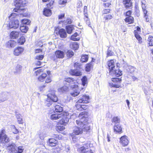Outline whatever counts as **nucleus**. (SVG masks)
Instances as JSON below:
<instances>
[{
  "mask_svg": "<svg viewBox=\"0 0 153 153\" xmlns=\"http://www.w3.org/2000/svg\"><path fill=\"white\" fill-rule=\"evenodd\" d=\"M85 113V112H82L79 114V118H81L80 120H76V123L80 126L74 127L73 128V132L70 134V135L72 137V139L74 140V137L75 135H79L82 134L83 131H87L90 129V127L87 125V120H85V117L84 115Z\"/></svg>",
  "mask_w": 153,
  "mask_h": 153,
  "instance_id": "1",
  "label": "nucleus"
},
{
  "mask_svg": "<svg viewBox=\"0 0 153 153\" xmlns=\"http://www.w3.org/2000/svg\"><path fill=\"white\" fill-rule=\"evenodd\" d=\"M48 98L45 103L48 107H49L53 103V102H56L58 100L57 96L53 94H49L47 95Z\"/></svg>",
  "mask_w": 153,
  "mask_h": 153,
  "instance_id": "2",
  "label": "nucleus"
},
{
  "mask_svg": "<svg viewBox=\"0 0 153 153\" xmlns=\"http://www.w3.org/2000/svg\"><path fill=\"white\" fill-rule=\"evenodd\" d=\"M123 67L124 71L129 75L133 73L135 69V68L131 66L128 65L126 62L123 63Z\"/></svg>",
  "mask_w": 153,
  "mask_h": 153,
  "instance_id": "3",
  "label": "nucleus"
},
{
  "mask_svg": "<svg viewBox=\"0 0 153 153\" xmlns=\"http://www.w3.org/2000/svg\"><path fill=\"white\" fill-rule=\"evenodd\" d=\"M0 140L1 142L3 143H7L9 141V138L5 134V131L3 129L0 132Z\"/></svg>",
  "mask_w": 153,
  "mask_h": 153,
  "instance_id": "4",
  "label": "nucleus"
},
{
  "mask_svg": "<svg viewBox=\"0 0 153 153\" xmlns=\"http://www.w3.org/2000/svg\"><path fill=\"white\" fill-rule=\"evenodd\" d=\"M65 56V53L63 51L61 50L56 51L55 52V56L52 58V59L54 61L56 60V59H62Z\"/></svg>",
  "mask_w": 153,
  "mask_h": 153,
  "instance_id": "5",
  "label": "nucleus"
},
{
  "mask_svg": "<svg viewBox=\"0 0 153 153\" xmlns=\"http://www.w3.org/2000/svg\"><path fill=\"white\" fill-rule=\"evenodd\" d=\"M10 97V94L7 92H3L0 93V103L7 100Z\"/></svg>",
  "mask_w": 153,
  "mask_h": 153,
  "instance_id": "6",
  "label": "nucleus"
},
{
  "mask_svg": "<svg viewBox=\"0 0 153 153\" xmlns=\"http://www.w3.org/2000/svg\"><path fill=\"white\" fill-rule=\"evenodd\" d=\"M89 102V97L88 96L84 95L80 97L79 100L76 102V103H87Z\"/></svg>",
  "mask_w": 153,
  "mask_h": 153,
  "instance_id": "7",
  "label": "nucleus"
},
{
  "mask_svg": "<svg viewBox=\"0 0 153 153\" xmlns=\"http://www.w3.org/2000/svg\"><path fill=\"white\" fill-rule=\"evenodd\" d=\"M19 26V22L18 20H13L9 23V27L10 28H17Z\"/></svg>",
  "mask_w": 153,
  "mask_h": 153,
  "instance_id": "8",
  "label": "nucleus"
},
{
  "mask_svg": "<svg viewBox=\"0 0 153 153\" xmlns=\"http://www.w3.org/2000/svg\"><path fill=\"white\" fill-rule=\"evenodd\" d=\"M71 87L72 88H74V92L71 93V95L73 97L77 96L80 93V91L77 89L78 86L76 85H71Z\"/></svg>",
  "mask_w": 153,
  "mask_h": 153,
  "instance_id": "9",
  "label": "nucleus"
},
{
  "mask_svg": "<svg viewBox=\"0 0 153 153\" xmlns=\"http://www.w3.org/2000/svg\"><path fill=\"white\" fill-rule=\"evenodd\" d=\"M107 64L109 70V73H112V70L116 68L114 61L113 60H110L108 62Z\"/></svg>",
  "mask_w": 153,
  "mask_h": 153,
  "instance_id": "10",
  "label": "nucleus"
},
{
  "mask_svg": "<svg viewBox=\"0 0 153 153\" xmlns=\"http://www.w3.org/2000/svg\"><path fill=\"white\" fill-rule=\"evenodd\" d=\"M128 137L126 135L121 137L120 138V143L123 146H127L129 143V141L128 139Z\"/></svg>",
  "mask_w": 153,
  "mask_h": 153,
  "instance_id": "11",
  "label": "nucleus"
},
{
  "mask_svg": "<svg viewBox=\"0 0 153 153\" xmlns=\"http://www.w3.org/2000/svg\"><path fill=\"white\" fill-rule=\"evenodd\" d=\"M114 132L116 134H120L123 132L122 127L119 124H115L114 128Z\"/></svg>",
  "mask_w": 153,
  "mask_h": 153,
  "instance_id": "12",
  "label": "nucleus"
},
{
  "mask_svg": "<svg viewBox=\"0 0 153 153\" xmlns=\"http://www.w3.org/2000/svg\"><path fill=\"white\" fill-rule=\"evenodd\" d=\"M24 50V48L21 47H18L15 48L13 52L15 55L18 56L22 53Z\"/></svg>",
  "mask_w": 153,
  "mask_h": 153,
  "instance_id": "13",
  "label": "nucleus"
},
{
  "mask_svg": "<svg viewBox=\"0 0 153 153\" xmlns=\"http://www.w3.org/2000/svg\"><path fill=\"white\" fill-rule=\"evenodd\" d=\"M7 149L9 150V152L13 153H16V146L14 143H12L8 146Z\"/></svg>",
  "mask_w": 153,
  "mask_h": 153,
  "instance_id": "14",
  "label": "nucleus"
},
{
  "mask_svg": "<svg viewBox=\"0 0 153 153\" xmlns=\"http://www.w3.org/2000/svg\"><path fill=\"white\" fill-rule=\"evenodd\" d=\"M63 116V114L62 113L60 114H53L51 115V118L52 120H56L62 118Z\"/></svg>",
  "mask_w": 153,
  "mask_h": 153,
  "instance_id": "15",
  "label": "nucleus"
},
{
  "mask_svg": "<svg viewBox=\"0 0 153 153\" xmlns=\"http://www.w3.org/2000/svg\"><path fill=\"white\" fill-rule=\"evenodd\" d=\"M48 144L50 146H55L58 144V141L53 138H51L48 140Z\"/></svg>",
  "mask_w": 153,
  "mask_h": 153,
  "instance_id": "16",
  "label": "nucleus"
},
{
  "mask_svg": "<svg viewBox=\"0 0 153 153\" xmlns=\"http://www.w3.org/2000/svg\"><path fill=\"white\" fill-rule=\"evenodd\" d=\"M62 118V119L59 121L60 123L64 125H66L69 122V118L66 117L63 114V116Z\"/></svg>",
  "mask_w": 153,
  "mask_h": 153,
  "instance_id": "17",
  "label": "nucleus"
},
{
  "mask_svg": "<svg viewBox=\"0 0 153 153\" xmlns=\"http://www.w3.org/2000/svg\"><path fill=\"white\" fill-rule=\"evenodd\" d=\"M112 73H109L110 75H115L116 76H119L122 75V71L116 69V68L112 70Z\"/></svg>",
  "mask_w": 153,
  "mask_h": 153,
  "instance_id": "18",
  "label": "nucleus"
},
{
  "mask_svg": "<svg viewBox=\"0 0 153 153\" xmlns=\"http://www.w3.org/2000/svg\"><path fill=\"white\" fill-rule=\"evenodd\" d=\"M59 34L61 38H65L67 37L66 32L64 29L62 28L60 29L59 31Z\"/></svg>",
  "mask_w": 153,
  "mask_h": 153,
  "instance_id": "19",
  "label": "nucleus"
},
{
  "mask_svg": "<svg viewBox=\"0 0 153 153\" xmlns=\"http://www.w3.org/2000/svg\"><path fill=\"white\" fill-rule=\"evenodd\" d=\"M19 32L15 31L11 32L10 34V37L13 39H16L18 38L19 35Z\"/></svg>",
  "mask_w": 153,
  "mask_h": 153,
  "instance_id": "20",
  "label": "nucleus"
},
{
  "mask_svg": "<svg viewBox=\"0 0 153 153\" xmlns=\"http://www.w3.org/2000/svg\"><path fill=\"white\" fill-rule=\"evenodd\" d=\"M70 73L71 75L76 76H80L82 75L81 73L77 70H71L70 71Z\"/></svg>",
  "mask_w": 153,
  "mask_h": 153,
  "instance_id": "21",
  "label": "nucleus"
},
{
  "mask_svg": "<svg viewBox=\"0 0 153 153\" xmlns=\"http://www.w3.org/2000/svg\"><path fill=\"white\" fill-rule=\"evenodd\" d=\"M43 14L46 16H49L52 14L51 10L48 8H45L43 11Z\"/></svg>",
  "mask_w": 153,
  "mask_h": 153,
  "instance_id": "22",
  "label": "nucleus"
},
{
  "mask_svg": "<svg viewBox=\"0 0 153 153\" xmlns=\"http://www.w3.org/2000/svg\"><path fill=\"white\" fill-rule=\"evenodd\" d=\"M15 5L16 7H23L25 5L23 3L22 0H15Z\"/></svg>",
  "mask_w": 153,
  "mask_h": 153,
  "instance_id": "23",
  "label": "nucleus"
},
{
  "mask_svg": "<svg viewBox=\"0 0 153 153\" xmlns=\"http://www.w3.org/2000/svg\"><path fill=\"white\" fill-rule=\"evenodd\" d=\"M22 67L19 65H18L16 67L14 71V73L15 74H19L21 70Z\"/></svg>",
  "mask_w": 153,
  "mask_h": 153,
  "instance_id": "24",
  "label": "nucleus"
},
{
  "mask_svg": "<svg viewBox=\"0 0 153 153\" xmlns=\"http://www.w3.org/2000/svg\"><path fill=\"white\" fill-rule=\"evenodd\" d=\"M131 0H123V3L126 8H129L132 6V3L131 2Z\"/></svg>",
  "mask_w": 153,
  "mask_h": 153,
  "instance_id": "25",
  "label": "nucleus"
},
{
  "mask_svg": "<svg viewBox=\"0 0 153 153\" xmlns=\"http://www.w3.org/2000/svg\"><path fill=\"white\" fill-rule=\"evenodd\" d=\"M16 45V42H15L11 40L8 41L7 43V47L8 48L14 47Z\"/></svg>",
  "mask_w": 153,
  "mask_h": 153,
  "instance_id": "26",
  "label": "nucleus"
},
{
  "mask_svg": "<svg viewBox=\"0 0 153 153\" xmlns=\"http://www.w3.org/2000/svg\"><path fill=\"white\" fill-rule=\"evenodd\" d=\"M125 21L126 22L128 23L129 24L133 23L134 22V19L132 16H130L125 19Z\"/></svg>",
  "mask_w": 153,
  "mask_h": 153,
  "instance_id": "27",
  "label": "nucleus"
},
{
  "mask_svg": "<svg viewBox=\"0 0 153 153\" xmlns=\"http://www.w3.org/2000/svg\"><path fill=\"white\" fill-rule=\"evenodd\" d=\"M74 28L73 26L71 25L67 26L66 27L67 32L68 34H71L72 33Z\"/></svg>",
  "mask_w": 153,
  "mask_h": 153,
  "instance_id": "28",
  "label": "nucleus"
},
{
  "mask_svg": "<svg viewBox=\"0 0 153 153\" xmlns=\"http://www.w3.org/2000/svg\"><path fill=\"white\" fill-rule=\"evenodd\" d=\"M65 82L70 83V84H75L74 83L76 82L73 79L70 77L65 78Z\"/></svg>",
  "mask_w": 153,
  "mask_h": 153,
  "instance_id": "29",
  "label": "nucleus"
},
{
  "mask_svg": "<svg viewBox=\"0 0 153 153\" xmlns=\"http://www.w3.org/2000/svg\"><path fill=\"white\" fill-rule=\"evenodd\" d=\"M55 111L59 114L61 113L63 111V108L60 106L59 105H56L55 106Z\"/></svg>",
  "mask_w": 153,
  "mask_h": 153,
  "instance_id": "30",
  "label": "nucleus"
},
{
  "mask_svg": "<svg viewBox=\"0 0 153 153\" xmlns=\"http://www.w3.org/2000/svg\"><path fill=\"white\" fill-rule=\"evenodd\" d=\"M46 76L47 74L46 73H42L38 77V80L41 82H43L44 81Z\"/></svg>",
  "mask_w": 153,
  "mask_h": 153,
  "instance_id": "31",
  "label": "nucleus"
},
{
  "mask_svg": "<svg viewBox=\"0 0 153 153\" xmlns=\"http://www.w3.org/2000/svg\"><path fill=\"white\" fill-rule=\"evenodd\" d=\"M78 35L77 33L76 32L73 35L71 36L70 38L71 39L74 41L79 40L80 39L79 38V37H76Z\"/></svg>",
  "mask_w": 153,
  "mask_h": 153,
  "instance_id": "32",
  "label": "nucleus"
},
{
  "mask_svg": "<svg viewBox=\"0 0 153 153\" xmlns=\"http://www.w3.org/2000/svg\"><path fill=\"white\" fill-rule=\"evenodd\" d=\"M16 117L19 124H22L23 123L22 118L20 114H16Z\"/></svg>",
  "mask_w": 153,
  "mask_h": 153,
  "instance_id": "33",
  "label": "nucleus"
},
{
  "mask_svg": "<svg viewBox=\"0 0 153 153\" xmlns=\"http://www.w3.org/2000/svg\"><path fill=\"white\" fill-rule=\"evenodd\" d=\"M20 29L22 32L26 33L28 30V27L26 25H23L20 26Z\"/></svg>",
  "mask_w": 153,
  "mask_h": 153,
  "instance_id": "34",
  "label": "nucleus"
},
{
  "mask_svg": "<svg viewBox=\"0 0 153 153\" xmlns=\"http://www.w3.org/2000/svg\"><path fill=\"white\" fill-rule=\"evenodd\" d=\"M134 35L136 38L138 40L139 42L141 43L142 42V39L138 34V32H136V30L134 31Z\"/></svg>",
  "mask_w": 153,
  "mask_h": 153,
  "instance_id": "35",
  "label": "nucleus"
},
{
  "mask_svg": "<svg viewBox=\"0 0 153 153\" xmlns=\"http://www.w3.org/2000/svg\"><path fill=\"white\" fill-rule=\"evenodd\" d=\"M93 66V64L92 62L87 64L85 67L86 71H89Z\"/></svg>",
  "mask_w": 153,
  "mask_h": 153,
  "instance_id": "36",
  "label": "nucleus"
},
{
  "mask_svg": "<svg viewBox=\"0 0 153 153\" xmlns=\"http://www.w3.org/2000/svg\"><path fill=\"white\" fill-rule=\"evenodd\" d=\"M112 122L115 124H119L120 122V119L117 117H114L112 119Z\"/></svg>",
  "mask_w": 153,
  "mask_h": 153,
  "instance_id": "37",
  "label": "nucleus"
},
{
  "mask_svg": "<svg viewBox=\"0 0 153 153\" xmlns=\"http://www.w3.org/2000/svg\"><path fill=\"white\" fill-rule=\"evenodd\" d=\"M149 45V46H153V36L150 35L148 39Z\"/></svg>",
  "mask_w": 153,
  "mask_h": 153,
  "instance_id": "38",
  "label": "nucleus"
},
{
  "mask_svg": "<svg viewBox=\"0 0 153 153\" xmlns=\"http://www.w3.org/2000/svg\"><path fill=\"white\" fill-rule=\"evenodd\" d=\"M79 45L76 43L75 42H73L71 45V48L75 50H76L78 49L79 48Z\"/></svg>",
  "mask_w": 153,
  "mask_h": 153,
  "instance_id": "39",
  "label": "nucleus"
},
{
  "mask_svg": "<svg viewBox=\"0 0 153 153\" xmlns=\"http://www.w3.org/2000/svg\"><path fill=\"white\" fill-rule=\"evenodd\" d=\"M18 42L20 45H22L24 44L25 41V37L23 36H22L18 40Z\"/></svg>",
  "mask_w": 153,
  "mask_h": 153,
  "instance_id": "40",
  "label": "nucleus"
},
{
  "mask_svg": "<svg viewBox=\"0 0 153 153\" xmlns=\"http://www.w3.org/2000/svg\"><path fill=\"white\" fill-rule=\"evenodd\" d=\"M88 56L87 55H83L81 57V61L82 62H86L88 61Z\"/></svg>",
  "mask_w": 153,
  "mask_h": 153,
  "instance_id": "41",
  "label": "nucleus"
},
{
  "mask_svg": "<svg viewBox=\"0 0 153 153\" xmlns=\"http://www.w3.org/2000/svg\"><path fill=\"white\" fill-rule=\"evenodd\" d=\"M68 88L66 86L59 88L58 89V91L59 92H63L68 90Z\"/></svg>",
  "mask_w": 153,
  "mask_h": 153,
  "instance_id": "42",
  "label": "nucleus"
},
{
  "mask_svg": "<svg viewBox=\"0 0 153 153\" xmlns=\"http://www.w3.org/2000/svg\"><path fill=\"white\" fill-rule=\"evenodd\" d=\"M74 55V52L71 50H68L67 52V56L68 58L72 57Z\"/></svg>",
  "mask_w": 153,
  "mask_h": 153,
  "instance_id": "43",
  "label": "nucleus"
},
{
  "mask_svg": "<svg viewBox=\"0 0 153 153\" xmlns=\"http://www.w3.org/2000/svg\"><path fill=\"white\" fill-rule=\"evenodd\" d=\"M16 153H22L24 150L23 147L22 146H19L18 148L16 146Z\"/></svg>",
  "mask_w": 153,
  "mask_h": 153,
  "instance_id": "44",
  "label": "nucleus"
},
{
  "mask_svg": "<svg viewBox=\"0 0 153 153\" xmlns=\"http://www.w3.org/2000/svg\"><path fill=\"white\" fill-rule=\"evenodd\" d=\"M82 85L83 86H85L87 82V79L86 76H84L82 77Z\"/></svg>",
  "mask_w": 153,
  "mask_h": 153,
  "instance_id": "45",
  "label": "nucleus"
},
{
  "mask_svg": "<svg viewBox=\"0 0 153 153\" xmlns=\"http://www.w3.org/2000/svg\"><path fill=\"white\" fill-rule=\"evenodd\" d=\"M30 22V21L27 19H25L22 20V22L24 24L29 25Z\"/></svg>",
  "mask_w": 153,
  "mask_h": 153,
  "instance_id": "46",
  "label": "nucleus"
},
{
  "mask_svg": "<svg viewBox=\"0 0 153 153\" xmlns=\"http://www.w3.org/2000/svg\"><path fill=\"white\" fill-rule=\"evenodd\" d=\"M18 15V14L16 13H12L9 16V18L10 20L12 19H13L14 18Z\"/></svg>",
  "mask_w": 153,
  "mask_h": 153,
  "instance_id": "47",
  "label": "nucleus"
},
{
  "mask_svg": "<svg viewBox=\"0 0 153 153\" xmlns=\"http://www.w3.org/2000/svg\"><path fill=\"white\" fill-rule=\"evenodd\" d=\"M44 69H40L38 70L37 71L35 72V74L36 76L39 75H41V74L43 73V72Z\"/></svg>",
  "mask_w": 153,
  "mask_h": 153,
  "instance_id": "48",
  "label": "nucleus"
},
{
  "mask_svg": "<svg viewBox=\"0 0 153 153\" xmlns=\"http://www.w3.org/2000/svg\"><path fill=\"white\" fill-rule=\"evenodd\" d=\"M112 18L113 16L111 15L108 14L105 16L104 19L105 20H108L111 19Z\"/></svg>",
  "mask_w": 153,
  "mask_h": 153,
  "instance_id": "49",
  "label": "nucleus"
},
{
  "mask_svg": "<svg viewBox=\"0 0 153 153\" xmlns=\"http://www.w3.org/2000/svg\"><path fill=\"white\" fill-rule=\"evenodd\" d=\"M110 84L112 87H114L116 88H119L120 87V85L119 84H119H117L115 83H110Z\"/></svg>",
  "mask_w": 153,
  "mask_h": 153,
  "instance_id": "50",
  "label": "nucleus"
},
{
  "mask_svg": "<svg viewBox=\"0 0 153 153\" xmlns=\"http://www.w3.org/2000/svg\"><path fill=\"white\" fill-rule=\"evenodd\" d=\"M65 129V127L63 126H58L57 127V130L59 131H62Z\"/></svg>",
  "mask_w": 153,
  "mask_h": 153,
  "instance_id": "51",
  "label": "nucleus"
},
{
  "mask_svg": "<svg viewBox=\"0 0 153 153\" xmlns=\"http://www.w3.org/2000/svg\"><path fill=\"white\" fill-rule=\"evenodd\" d=\"M112 81L113 82H117L119 83V82L121 80V79L119 78H112Z\"/></svg>",
  "mask_w": 153,
  "mask_h": 153,
  "instance_id": "52",
  "label": "nucleus"
},
{
  "mask_svg": "<svg viewBox=\"0 0 153 153\" xmlns=\"http://www.w3.org/2000/svg\"><path fill=\"white\" fill-rule=\"evenodd\" d=\"M76 109L79 111H82V105L79 104L78 103L75 105Z\"/></svg>",
  "mask_w": 153,
  "mask_h": 153,
  "instance_id": "53",
  "label": "nucleus"
},
{
  "mask_svg": "<svg viewBox=\"0 0 153 153\" xmlns=\"http://www.w3.org/2000/svg\"><path fill=\"white\" fill-rule=\"evenodd\" d=\"M12 128L14 129V130L13 131V133L14 134H17L18 133V129H16V128L15 126H12Z\"/></svg>",
  "mask_w": 153,
  "mask_h": 153,
  "instance_id": "54",
  "label": "nucleus"
},
{
  "mask_svg": "<svg viewBox=\"0 0 153 153\" xmlns=\"http://www.w3.org/2000/svg\"><path fill=\"white\" fill-rule=\"evenodd\" d=\"M44 57L43 55H38L36 56V59L38 60H41Z\"/></svg>",
  "mask_w": 153,
  "mask_h": 153,
  "instance_id": "55",
  "label": "nucleus"
},
{
  "mask_svg": "<svg viewBox=\"0 0 153 153\" xmlns=\"http://www.w3.org/2000/svg\"><path fill=\"white\" fill-rule=\"evenodd\" d=\"M67 3V1L66 0H60L59 1V4L60 5L65 4Z\"/></svg>",
  "mask_w": 153,
  "mask_h": 153,
  "instance_id": "56",
  "label": "nucleus"
},
{
  "mask_svg": "<svg viewBox=\"0 0 153 153\" xmlns=\"http://www.w3.org/2000/svg\"><path fill=\"white\" fill-rule=\"evenodd\" d=\"M149 15H146L145 16H143V17L145 19V21L146 22H149L150 20V19L149 18Z\"/></svg>",
  "mask_w": 153,
  "mask_h": 153,
  "instance_id": "57",
  "label": "nucleus"
},
{
  "mask_svg": "<svg viewBox=\"0 0 153 153\" xmlns=\"http://www.w3.org/2000/svg\"><path fill=\"white\" fill-rule=\"evenodd\" d=\"M72 22V21L71 19H68L66 20L65 21V23L66 24H71Z\"/></svg>",
  "mask_w": 153,
  "mask_h": 153,
  "instance_id": "58",
  "label": "nucleus"
},
{
  "mask_svg": "<svg viewBox=\"0 0 153 153\" xmlns=\"http://www.w3.org/2000/svg\"><path fill=\"white\" fill-rule=\"evenodd\" d=\"M110 11V10L109 9H105L103 10V13L104 14H106L108 13Z\"/></svg>",
  "mask_w": 153,
  "mask_h": 153,
  "instance_id": "59",
  "label": "nucleus"
},
{
  "mask_svg": "<svg viewBox=\"0 0 153 153\" xmlns=\"http://www.w3.org/2000/svg\"><path fill=\"white\" fill-rule=\"evenodd\" d=\"M74 66L75 68H79L80 66V64L76 62L74 63Z\"/></svg>",
  "mask_w": 153,
  "mask_h": 153,
  "instance_id": "60",
  "label": "nucleus"
},
{
  "mask_svg": "<svg viewBox=\"0 0 153 153\" xmlns=\"http://www.w3.org/2000/svg\"><path fill=\"white\" fill-rule=\"evenodd\" d=\"M88 108V107L87 105H82V110H85Z\"/></svg>",
  "mask_w": 153,
  "mask_h": 153,
  "instance_id": "61",
  "label": "nucleus"
},
{
  "mask_svg": "<svg viewBox=\"0 0 153 153\" xmlns=\"http://www.w3.org/2000/svg\"><path fill=\"white\" fill-rule=\"evenodd\" d=\"M113 53L111 52L110 50H108L107 53V55L108 56H111L113 54Z\"/></svg>",
  "mask_w": 153,
  "mask_h": 153,
  "instance_id": "62",
  "label": "nucleus"
},
{
  "mask_svg": "<svg viewBox=\"0 0 153 153\" xmlns=\"http://www.w3.org/2000/svg\"><path fill=\"white\" fill-rule=\"evenodd\" d=\"M132 13V12L131 10H128L127 12L126 13V16H130Z\"/></svg>",
  "mask_w": 153,
  "mask_h": 153,
  "instance_id": "63",
  "label": "nucleus"
},
{
  "mask_svg": "<svg viewBox=\"0 0 153 153\" xmlns=\"http://www.w3.org/2000/svg\"><path fill=\"white\" fill-rule=\"evenodd\" d=\"M53 2L54 1H51L49 4H47V7H51V6L53 4Z\"/></svg>",
  "mask_w": 153,
  "mask_h": 153,
  "instance_id": "64",
  "label": "nucleus"
}]
</instances>
